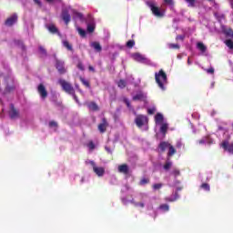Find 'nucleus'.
<instances>
[{
  "instance_id": "5",
  "label": "nucleus",
  "mask_w": 233,
  "mask_h": 233,
  "mask_svg": "<svg viewBox=\"0 0 233 233\" xmlns=\"http://www.w3.org/2000/svg\"><path fill=\"white\" fill-rule=\"evenodd\" d=\"M132 57L135 61H137L138 63H145V65H150V60L139 53L133 54Z\"/></svg>"
},
{
  "instance_id": "59",
  "label": "nucleus",
  "mask_w": 233,
  "mask_h": 233,
  "mask_svg": "<svg viewBox=\"0 0 233 233\" xmlns=\"http://www.w3.org/2000/svg\"><path fill=\"white\" fill-rule=\"evenodd\" d=\"M221 18H222V19H225V15H221Z\"/></svg>"
},
{
  "instance_id": "33",
  "label": "nucleus",
  "mask_w": 233,
  "mask_h": 233,
  "mask_svg": "<svg viewBox=\"0 0 233 233\" xmlns=\"http://www.w3.org/2000/svg\"><path fill=\"white\" fill-rule=\"evenodd\" d=\"M94 30H96V25L94 24H89L87 25V32L92 33V32H94Z\"/></svg>"
},
{
  "instance_id": "37",
  "label": "nucleus",
  "mask_w": 233,
  "mask_h": 233,
  "mask_svg": "<svg viewBox=\"0 0 233 233\" xmlns=\"http://www.w3.org/2000/svg\"><path fill=\"white\" fill-rule=\"evenodd\" d=\"M162 187H163V184H161V183H157V184L153 185L154 190H159Z\"/></svg>"
},
{
  "instance_id": "3",
  "label": "nucleus",
  "mask_w": 233,
  "mask_h": 233,
  "mask_svg": "<svg viewBox=\"0 0 233 233\" xmlns=\"http://www.w3.org/2000/svg\"><path fill=\"white\" fill-rule=\"evenodd\" d=\"M155 79L160 88H163L167 85V74L163 69L155 74Z\"/></svg>"
},
{
  "instance_id": "60",
  "label": "nucleus",
  "mask_w": 233,
  "mask_h": 233,
  "mask_svg": "<svg viewBox=\"0 0 233 233\" xmlns=\"http://www.w3.org/2000/svg\"><path fill=\"white\" fill-rule=\"evenodd\" d=\"M177 190H181V187H177Z\"/></svg>"
},
{
  "instance_id": "15",
  "label": "nucleus",
  "mask_w": 233,
  "mask_h": 233,
  "mask_svg": "<svg viewBox=\"0 0 233 233\" xmlns=\"http://www.w3.org/2000/svg\"><path fill=\"white\" fill-rule=\"evenodd\" d=\"M128 165L127 164H122L118 166V172H120V174H125L127 176V174H128Z\"/></svg>"
},
{
  "instance_id": "11",
  "label": "nucleus",
  "mask_w": 233,
  "mask_h": 233,
  "mask_svg": "<svg viewBox=\"0 0 233 233\" xmlns=\"http://www.w3.org/2000/svg\"><path fill=\"white\" fill-rule=\"evenodd\" d=\"M56 66L60 74H65V72H66V69L65 68V62L56 60Z\"/></svg>"
},
{
  "instance_id": "23",
  "label": "nucleus",
  "mask_w": 233,
  "mask_h": 233,
  "mask_svg": "<svg viewBox=\"0 0 233 233\" xmlns=\"http://www.w3.org/2000/svg\"><path fill=\"white\" fill-rule=\"evenodd\" d=\"M47 29L49 30V32H51V34H57V27H56V25L53 24L47 25Z\"/></svg>"
},
{
  "instance_id": "49",
  "label": "nucleus",
  "mask_w": 233,
  "mask_h": 233,
  "mask_svg": "<svg viewBox=\"0 0 233 233\" xmlns=\"http://www.w3.org/2000/svg\"><path fill=\"white\" fill-rule=\"evenodd\" d=\"M208 74H214V68L210 67L209 69L206 70Z\"/></svg>"
},
{
  "instance_id": "53",
  "label": "nucleus",
  "mask_w": 233,
  "mask_h": 233,
  "mask_svg": "<svg viewBox=\"0 0 233 233\" xmlns=\"http://www.w3.org/2000/svg\"><path fill=\"white\" fill-rule=\"evenodd\" d=\"M198 143H199V145H205V139H200V140L198 141Z\"/></svg>"
},
{
  "instance_id": "43",
  "label": "nucleus",
  "mask_w": 233,
  "mask_h": 233,
  "mask_svg": "<svg viewBox=\"0 0 233 233\" xmlns=\"http://www.w3.org/2000/svg\"><path fill=\"white\" fill-rule=\"evenodd\" d=\"M87 147L90 150H94V148H96V145L92 141L88 143Z\"/></svg>"
},
{
  "instance_id": "30",
  "label": "nucleus",
  "mask_w": 233,
  "mask_h": 233,
  "mask_svg": "<svg viewBox=\"0 0 233 233\" xmlns=\"http://www.w3.org/2000/svg\"><path fill=\"white\" fill-rule=\"evenodd\" d=\"M200 187L203 188V190H206V192H210V185L208 183H203Z\"/></svg>"
},
{
  "instance_id": "29",
  "label": "nucleus",
  "mask_w": 233,
  "mask_h": 233,
  "mask_svg": "<svg viewBox=\"0 0 233 233\" xmlns=\"http://www.w3.org/2000/svg\"><path fill=\"white\" fill-rule=\"evenodd\" d=\"M76 30H77L79 35H81V37H85L86 35V31L82 29L81 27H76Z\"/></svg>"
},
{
  "instance_id": "17",
  "label": "nucleus",
  "mask_w": 233,
  "mask_h": 233,
  "mask_svg": "<svg viewBox=\"0 0 233 233\" xmlns=\"http://www.w3.org/2000/svg\"><path fill=\"white\" fill-rule=\"evenodd\" d=\"M164 119H165V117L163 116V114L157 113V115L155 116L156 125H161V123H163Z\"/></svg>"
},
{
  "instance_id": "34",
  "label": "nucleus",
  "mask_w": 233,
  "mask_h": 233,
  "mask_svg": "<svg viewBox=\"0 0 233 233\" xmlns=\"http://www.w3.org/2000/svg\"><path fill=\"white\" fill-rule=\"evenodd\" d=\"M147 114L149 116H154V114H156V106H153L151 108H147Z\"/></svg>"
},
{
  "instance_id": "8",
  "label": "nucleus",
  "mask_w": 233,
  "mask_h": 233,
  "mask_svg": "<svg viewBox=\"0 0 233 233\" xmlns=\"http://www.w3.org/2000/svg\"><path fill=\"white\" fill-rule=\"evenodd\" d=\"M221 147L224 150H226V152L233 155V142L228 143V141H223L221 143Z\"/></svg>"
},
{
  "instance_id": "1",
  "label": "nucleus",
  "mask_w": 233,
  "mask_h": 233,
  "mask_svg": "<svg viewBox=\"0 0 233 233\" xmlns=\"http://www.w3.org/2000/svg\"><path fill=\"white\" fill-rule=\"evenodd\" d=\"M70 14H72L75 19H83V15L81 13H78L77 11L69 7L66 11L64 10L62 12V19L65 21L66 25L70 23Z\"/></svg>"
},
{
  "instance_id": "25",
  "label": "nucleus",
  "mask_w": 233,
  "mask_h": 233,
  "mask_svg": "<svg viewBox=\"0 0 233 233\" xmlns=\"http://www.w3.org/2000/svg\"><path fill=\"white\" fill-rule=\"evenodd\" d=\"M159 209L163 212H168L170 210V207L167 204H162L159 206Z\"/></svg>"
},
{
  "instance_id": "42",
  "label": "nucleus",
  "mask_w": 233,
  "mask_h": 233,
  "mask_svg": "<svg viewBox=\"0 0 233 233\" xmlns=\"http://www.w3.org/2000/svg\"><path fill=\"white\" fill-rule=\"evenodd\" d=\"M118 86H119V88H121L123 86H127V82H125V80H120L118 82Z\"/></svg>"
},
{
  "instance_id": "54",
  "label": "nucleus",
  "mask_w": 233,
  "mask_h": 233,
  "mask_svg": "<svg viewBox=\"0 0 233 233\" xmlns=\"http://www.w3.org/2000/svg\"><path fill=\"white\" fill-rule=\"evenodd\" d=\"M89 70H90L91 72H95V69H94V67H93L92 66H89Z\"/></svg>"
},
{
  "instance_id": "46",
  "label": "nucleus",
  "mask_w": 233,
  "mask_h": 233,
  "mask_svg": "<svg viewBox=\"0 0 233 233\" xmlns=\"http://www.w3.org/2000/svg\"><path fill=\"white\" fill-rule=\"evenodd\" d=\"M49 127H57V122H56V121H50V122H49Z\"/></svg>"
},
{
  "instance_id": "40",
  "label": "nucleus",
  "mask_w": 233,
  "mask_h": 233,
  "mask_svg": "<svg viewBox=\"0 0 233 233\" xmlns=\"http://www.w3.org/2000/svg\"><path fill=\"white\" fill-rule=\"evenodd\" d=\"M134 45H136V42H135L134 40H129V41H127V46L128 48H132V47L134 46Z\"/></svg>"
},
{
  "instance_id": "36",
  "label": "nucleus",
  "mask_w": 233,
  "mask_h": 233,
  "mask_svg": "<svg viewBox=\"0 0 233 233\" xmlns=\"http://www.w3.org/2000/svg\"><path fill=\"white\" fill-rule=\"evenodd\" d=\"M172 167V162L167 161L166 162V164L164 165V170H170V167Z\"/></svg>"
},
{
  "instance_id": "62",
  "label": "nucleus",
  "mask_w": 233,
  "mask_h": 233,
  "mask_svg": "<svg viewBox=\"0 0 233 233\" xmlns=\"http://www.w3.org/2000/svg\"><path fill=\"white\" fill-rule=\"evenodd\" d=\"M134 114H135V116H136V111H134Z\"/></svg>"
},
{
  "instance_id": "12",
  "label": "nucleus",
  "mask_w": 233,
  "mask_h": 233,
  "mask_svg": "<svg viewBox=\"0 0 233 233\" xmlns=\"http://www.w3.org/2000/svg\"><path fill=\"white\" fill-rule=\"evenodd\" d=\"M147 99V95L145 93H137L133 96V101H145Z\"/></svg>"
},
{
  "instance_id": "4",
  "label": "nucleus",
  "mask_w": 233,
  "mask_h": 233,
  "mask_svg": "<svg viewBox=\"0 0 233 233\" xmlns=\"http://www.w3.org/2000/svg\"><path fill=\"white\" fill-rule=\"evenodd\" d=\"M135 123L138 128H142L148 124V116L145 115H137L135 118Z\"/></svg>"
},
{
  "instance_id": "35",
  "label": "nucleus",
  "mask_w": 233,
  "mask_h": 233,
  "mask_svg": "<svg viewBox=\"0 0 233 233\" xmlns=\"http://www.w3.org/2000/svg\"><path fill=\"white\" fill-rule=\"evenodd\" d=\"M63 45L66 48H67V50H72V45H70V43H68V41L65 40L63 42Z\"/></svg>"
},
{
  "instance_id": "38",
  "label": "nucleus",
  "mask_w": 233,
  "mask_h": 233,
  "mask_svg": "<svg viewBox=\"0 0 233 233\" xmlns=\"http://www.w3.org/2000/svg\"><path fill=\"white\" fill-rule=\"evenodd\" d=\"M186 2L187 3L188 6H196V0H186Z\"/></svg>"
},
{
  "instance_id": "48",
  "label": "nucleus",
  "mask_w": 233,
  "mask_h": 233,
  "mask_svg": "<svg viewBox=\"0 0 233 233\" xmlns=\"http://www.w3.org/2000/svg\"><path fill=\"white\" fill-rule=\"evenodd\" d=\"M183 39H185V36H183V35H177V37H176V40L177 41H183Z\"/></svg>"
},
{
  "instance_id": "57",
  "label": "nucleus",
  "mask_w": 233,
  "mask_h": 233,
  "mask_svg": "<svg viewBox=\"0 0 233 233\" xmlns=\"http://www.w3.org/2000/svg\"><path fill=\"white\" fill-rule=\"evenodd\" d=\"M228 34H229V35H233L232 30H229V33H228Z\"/></svg>"
},
{
  "instance_id": "24",
  "label": "nucleus",
  "mask_w": 233,
  "mask_h": 233,
  "mask_svg": "<svg viewBox=\"0 0 233 233\" xmlns=\"http://www.w3.org/2000/svg\"><path fill=\"white\" fill-rule=\"evenodd\" d=\"M91 46L93 48H95V50H96V52H101V50H102L101 45H99V43H97V42L92 43Z\"/></svg>"
},
{
  "instance_id": "14",
  "label": "nucleus",
  "mask_w": 233,
  "mask_h": 233,
  "mask_svg": "<svg viewBox=\"0 0 233 233\" xmlns=\"http://www.w3.org/2000/svg\"><path fill=\"white\" fill-rule=\"evenodd\" d=\"M179 199V194L177 192H175L174 197H166L164 198V201H167L168 203H174V201H177Z\"/></svg>"
},
{
  "instance_id": "20",
  "label": "nucleus",
  "mask_w": 233,
  "mask_h": 233,
  "mask_svg": "<svg viewBox=\"0 0 233 233\" xmlns=\"http://www.w3.org/2000/svg\"><path fill=\"white\" fill-rule=\"evenodd\" d=\"M58 83H59L60 86H62V88H70L71 87L70 83H68L63 79H60L58 81Z\"/></svg>"
},
{
  "instance_id": "32",
  "label": "nucleus",
  "mask_w": 233,
  "mask_h": 233,
  "mask_svg": "<svg viewBox=\"0 0 233 233\" xmlns=\"http://www.w3.org/2000/svg\"><path fill=\"white\" fill-rule=\"evenodd\" d=\"M148 183H150V179L148 178H142L139 182V185L143 186V185H148Z\"/></svg>"
},
{
  "instance_id": "9",
  "label": "nucleus",
  "mask_w": 233,
  "mask_h": 233,
  "mask_svg": "<svg viewBox=\"0 0 233 233\" xmlns=\"http://www.w3.org/2000/svg\"><path fill=\"white\" fill-rule=\"evenodd\" d=\"M106 128H108V121L104 117L102 118V123L98 125V130L101 134H105V132H106Z\"/></svg>"
},
{
  "instance_id": "22",
  "label": "nucleus",
  "mask_w": 233,
  "mask_h": 233,
  "mask_svg": "<svg viewBox=\"0 0 233 233\" xmlns=\"http://www.w3.org/2000/svg\"><path fill=\"white\" fill-rule=\"evenodd\" d=\"M176 152H177V151L176 150L174 146L171 145V147H168L167 157H172V156H174V154H176Z\"/></svg>"
},
{
  "instance_id": "44",
  "label": "nucleus",
  "mask_w": 233,
  "mask_h": 233,
  "mask_svg": "<svg viewBox=\"0 0 233 233\" xmlns=\"http://www.w3.org/2000/svg\"><path fill=\"white\" fill-rule=\"evenodd\" d=\"M1 94H10L12 92V89H0Z\"/></svg>"
},
{
  "instance_id": "41",
  "label": "nucleus",
  "mask_w": 233,
  "mask_h": 233,
  "mask_svg": "<svg viewBox=\"0 0 233 233\" xmlns=\"http://www.w3.org/2000/svg\"><path fill=\"white\" fill-rule=\"evenodd\" d=\"M124 103L127 105V108L132 109V105H130V101L127 98H124Z\"/></svg>"
},
{
  "instance_id": "2",
  "label": "nucleus",
  "mask_w": 233,
  "mask_h": 233,
  "mask_svg": "<svg viewBox=\"0 0 233 233\" xmlns=\"http://www.w3.org/2000/svg\"><path fill=\"white\" fill-rule=\"evenodd\" d=\"M147 6H149L152 14L156 15V17H163L165 15V11L157 7V5H156V2L149 1L147 3Z\"/></svg>"
},
{
  "instance_id": "10",
  "label": "nucleus",
  "mask_w": 233,
  "mask_h": 233,
  "mask_svg": "<svg viewBox=\"0 0 233 233\" xmlns=\"http://www.w3.org/2000/svg\"><path fill=\"white\" fill-rule=\"evenodd\" d=\"M15 23H17V14H14L5 20L6 26H12V25H15Z\"/></svg>"
},
{
  "instance_id": "27",
  "label": "nucleus",
  "mask_w": 233,
  "mask_h": 233,
  "mask_svg": "<svg viewBox=\"0 0 233 233\" xmlns=\"http://www.w3.org/2000/svg\"><path fill=\"white\" fill-rule=\"evenodd\" d=\"M171 174L174 176V177H177L181 176V171H179L178 168H174L171 171Z\"/></svg>"
},
{
  "instance_id": "18",
  "label": "nucleus",
  "mask_w": 233,
  "mask_h": 233,
  "mask_svg": "<svg viewBox=\"0 0 233 233\" xmlns=\"http://www.w3.org/2000/svg\"><path fill=\"white\" fill-rule=\"evenodd\" d=\"M197 48H198V50H200V52H201L202 54H205V53L207 52V46H205V44H203V42H198V43L197 44Z\"/></svg>"
},
{
  "instance_id": "51",
  "label": "nucleus",
  "mask_w": 233,
  "mask_h": 233,
  "mask_svg": "<svg viewBox=\"0 0 233 233\" xmlns=\"http://www.w3.org/2000/svg\"><path fill=\"white\" fill-rule=\"evenodd\" d=\"M165 3L167 5H174V2L172 0H165Z\"/></svg>"
},
{
  "instance_id": "58",
  "label": "nucleus",
  "mask_w": 233,
  "mask_h": 233,
  "mask_svg": "<svg viewBox=\"0 0 233 233\" xmlns=\"http://www.w3.org/2000/svg\"><path fill=\"white\" fill-rule=\"evenodd\" d=\"M47 3H54V0H46Z\"/></svg>"
},
{
  "instance_id": "19",
  "label": "nucleus",
  "mask_w": 233,
  "mask_h": 233,
  "mask_svg": "<svg viewBox=\"0 0 233 233\" xmlns=\"http://www.w3.org/2000/svg\"><path fill=\"white\" fill-rule=\"evenodd\" d=\"M89 110H93V112H97L99 110V106L95 102H91L88 104Z\"/></svg>"
},
{
  "instance_id": "50",
  "label": "nucleus",
  "mask_w": 233,
  "mask_h": 233,
  "mask_svg": "<svg viewBox=\"0 0 233 233\" xmlns=\"http://www.w3.org/2000/svg\"><path fill=\"white\" fill-rule=\"evenodd\" d=\"M81 81H82V83L85 85V86H90L88 85V83L86 82V80L81 78Z\"/></svg>"
},
{
  "instance_id": "31",
  "label": "nucleus",
  "mask_w": 233,
  "mask_h": 233,
  "mask_svg": "<svg viewBox=\"0 0 233 233\" xmlns=\"http://www.w3.org/2000/svg\"><path fill=\"white\" fill-rule=\"evenodd\" d=\"M168 48L170 49H177L179 50V45L178 44H167Z\"/></svg>"
},
{
  "instance_id": "7",
  "label": "nucleus",
  "mask_w": 233,
  "mask_h": 233,
  "mask_svg": "<svg viewBox=\"0 0 233 233\" xmlns=\"http://www.w3.org/2000/svg\"><path fill=\"white\" fill-rule=\"evenodd\" d=\"M9 116L11 119H17V117H19V111L15 108L14 104H10Z\"/></svg>"
},
{
  "instance_id": "21",
  "label": "nucleus",
  "mask_w": 233,
  "mask_h": 233,
  "mask_svg": "<svg viewBox=\"0 0 233 233\" xmlns=\"http://www.w3.org/2000/svg\"><path fill=\"white\" fill-rule=\"evenodd\" d=\"M38 94H40L43 99H45V97L48 96V93L46 92V88H38Z\"/></svg>"
},
{
  "instance_id": "16",
  "label": "nucleus",
  "mask_w": 233,
  "mask_h": 233,
  "mask_svg": "<svg viewBox=\"0 0 233 233\" xmlns=\"http://www.w3.org/2000/svg\"><path fill=\"white\" fill-rule=\"evenodd\" d=\"M64 91L66 94H69L70 96H73L74 99L78 103L79 100H77V96H76V89L74 88H64Z\"/></svg>"
},
{
  "instance_id": "6",
  "label": "nucleus",
  "mask_w": 233,
  "mask_h": 233,
  "mask_svg": "<svg viewBox=\"0 0 233 233\" xmlns=\"http://www.w3.org/2000/svg\"><path fill=\"white\" fill-rule=\"evenodd\" d=\"M90 165L93 167V172H95V174H96V176H98L99 177L105 176V167H99L97 166H96V162L94 161H90Z\"/></svg>"
},
{
  "instance_id": "61",
  "label": "nucleus",
  "mask_w": 233,
  "mask_h": 233,
  "mask_svg": "<svg viewBox=\"0 0 233 233\" xmlns=\"http://www.w3.org/2000/svg\"><path fill=\"white\" fill-rule=\"evenodd\" d=\"M77 92H81V90H80V89H77Z\"/></svg>"
},
{
  "instance_id": "26",
  "label": "nucleus",
  "mask_w": 233,
  "mask_h": 233,
  "mask_svg": "<svg viewBox=\"0 0 233 233\" xmlns=\"http://www.w3.org/2000/svg\"><path fill=\"white\" fill-rule=\"evenodd\" d=\"M167 130H168V125L167 124H162L161 127H160V132L162 134H167Z\"/></svg>"
},
{
  "instance_id": "55",
  "label": "nucleus",
  "mask_w": 233,
  "mask_h": 233,
  "mask_svg": "<svg viewBox=\"0 0 233 233\" xmlns=\"http://www.w3.org/2000/svg\"><path fill=\"white\" fill-rule=\"evenodd\" d=\"M38 88H45V85L40 84V85L38 86Z\"/></svg>"
},
{
  "instance_id": "52",
  "label": "nucleus",
  "mask_w": 233,
  "mask_h": 233,
  "mask_svg": "<svg viewBox=\"0 0 233 233\" xmlns=\"http://www.w3.org/2000/svg\"><path fill=\"white\" fill-rule=\"evenodd\" d=\"M35 5H38V6H41V0H34Z\"/></svg>"
},
{
  "instance_id": "45",
  "label": "nucleus",
  "mask_w": 233,
  "mask_h": 233,
  "mask_svg": "<svg viewBox=\"0 0 233 233\" xmlns=\"http://www.w3.org/2000/svg\"><path fill=\"white\" fill-rule=\"evenodd\" d=\"M39 51L41 52V54H43V56H46V48H44L43 46H40Z\"/></svg>"
},
{
  "instance_id": "47",
  "label": "nucleus",
  "mask_w": 233,
  "mask_h": 233,
  "mask_svg": "<svg viewBox=\"0 0 233 233\" xmlns=\"http://www.w3.org/2000/svg\"><path fill=\"white\" fill-rule=\"evenodd\" d=\"M77 68H79V70H85V67L83 66V64L81 62H78Z\"/></svg>"
},
{
  "instance_id": "13",
  "label": "nucleus",
  "mask_w": 233,
  "mask_h": 233,
  "mask_svg": "<svg viewBox=\"0 0 233 233\" xmlns=\"http://www.w3.org/2000/svg\"><path fill=\"white\" fill-rule=\"evenodd\" d=\"M172 144L167 142V141H162L160 142V144L158 145V147L160 148V152H165V150H167V148H170Z\"/></svg>"
},
{
  "instance_id": "56",
  "label": "nucleus",
  "mask_w": 233,
  "mask_h": 233,
  "mask_svg": "<svg viewBox=\"0 0 233 233\" xmlns=\"http://www.w3.org/2000/svg\"><path fill=\"white\" fill-rule=\"evenodd\" d=\"M187 65H192V61H190V58L187 59Z\"/></svg>"
},
{
  "instance_id": "28",
  "label": "nucleus",
  "mask_w": 233,
  "mask_h": 233,
  "mask_svg": "<svg viewBox=\"0 0 233 233\" xmlns=\"http://www.w3.org/2000/svg\"><path fill=\"white\" fill-rule=\"evenodd\" d=\"M131 203L135 206V207H140V208H145V203L143 202H136L134 200H131Z\"/></svg>"
},
{
  "instance_id": "39",
  "label": "nucleus",
  "mask_w": 233,
  "mask_h": 233,
  "mask_svg": "<svg viewBox=\"0 0 233 233\" xmlns=\"http://www.w3.org/2000/svg\"><path fill=\"white\" fill-rule=\"evenodd\" d=\"M226 45L230 50H233V41L232 40H227Z\"/></svg>"
}]
</instances>
